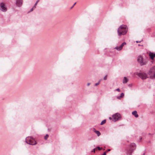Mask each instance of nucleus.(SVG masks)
Wrapping results in <instances>:
<instances>
[{"label":"nucleus","mask_w":155,"mask_h":155,"mask_svg":"<svg viewBox=\"0 0 155 155\" xmlns=\"http://www.w3.org/2000/svg\"><path fill=\"white\" fill-rule=\"evenodd\" d=\"M100 83L99 82H98L97 83H96L95 84V86H97V85H99L100 84Z\"/></svg>","instance_id":"obj_23"},{"label":"nucleus","mask_w":155,"mask_h":155,"mask_svg":"<svg viewBox=\"0 0 155 155\" xmlns=\"http://www.w3.org/2000/svg\"><path fill=\"white\" fill-rule=\"evenodd\" d=\"M109 119H110V120H111V119H112V118H111V117H109Z\"/></svg>","instance_id":"obj_32"},{"label":"nucleus","mask_w":155,"mask_h":155,"mask_svg":"<svg viewBox=\"0 0 155 155\" xmlns=\"http://www.w3.org/2000/svg\"><path fill=\"white\" fill-rule=\"evenodd\" d=\"M33 9H34V8L33 7L32 8H31V9L30 10V11H32L33 10Z\"/></svg>","instance_id":"obj_27"},{"label":"nucleus","mask_w":155,"mask_h":155,"mask_svg":"<svg viewBox=\"0 0 155 155\" xmlns=\"http://www.w3.org/2000/svg\"><path fill=\"white\" fill-rule=\"evenodd\" d=\"M149 55L151 59L153 60L154 58L155 57V54L153 53L150 52L149 53Z\"/></svg>","instance_id":"obj_11"},{"label":"nucleus","mask_w":155,"mask_h":155,"mask_svg":"<svg viewBox=\"0 0 155 155\" xmlns=\"http://www.w3.org/2000/svg\"><path fill=\"white\" fill-rule=\"evenodd\" d=\"M39 0H38L37 2L35 3L34 5L33 6V8H34V9H35L36 7V6L37 5V3H38V2H39Z\"/></svg>","instance_id":"obj_16"},{"label":"nucleus","mask_w":155,"mask_h":155,"mask_svg":"<svg viewBox=\"0 0 155 155\" xmlns=\"http://www.w3.org/2000/svg\"><path fill=\"white\" fill-rule=\"evenodd\" d=\"M106 155V152H104L103 154L101 155Z\"/></svg>","instance_id":"obj_25"},{"label":"nucleus","mask_w":155,"mask_h":155,"mask_svg":"<svg viewBox=\"0 0 155 155\" xmlns=\"http://www.w3.org/2000/svg\"><path fill=\"white\" fill-rule=\"evenodd\" d=\"M137 61L138 63L141 66H143L146 64L147 61L145 59H144L143 57L141 55L139 56L137 58Z\"/></svg>","instance_id":"obj_2"},{"label":"nucleus","mask_w":155,"mask_h":155,"mask_svg":"<svg viewBox=\"0 0 155 155\" xmlns=\"http://www.w3.org/2000/svg\"><path fill=\"white\" fill-rule=\"evenodd\" d=\"M23 0H15V4L17 6L21 7L23 3Z\"/></svg>","instance_id":"obj_8"},{"label":"nucleus","mask_w":155,"mask_h":155,"mask_svg":"<svg viewBox=\"0 0 155 155\" xmlns=\"http://www.w3.org/2000/svg\"><path fill=\"white\" fill-rule=\"evenodd\" d=\"M133 115L135 116L136 117H138V114H137V112L136 111H134L132 113Z\"/></svg>","instance_id":"obj_13"},{"label":"nucleus","mask_w":155,"mask_h":155,"mask_svg":"<svg viewBox=\"0 0 155 155\" xmlns=\"http://www.w3.org/2000/svg\"><path fill=\"white\" fill-rule=\"evenodd\" d=\"M128 31L127 26L125 25H121L118 29V33L119 36L125 35Z\"/></svg>","instance_id":"obj_1"},{"label":"nucleus","mask_w":155,"mask_h":155,"mask_svg":"<svg viewBox=\"0 0 155 155\" xmlns=\"http://www.w3.org/2000/svg\"><path fill=\"white\" fill-rule=\"evenodd\" d=\"M130 146L131 147V148L130 149H133L134 150L136 148V145L135 143H131V144H130Z\"/></svg>","instance_id":"obj_12"},{"label":"nucleus","mask_w":155,"mask_h":155,"mask_svg":"<svg viewBox=\"0 0 155 155\" xmlns=\"http://www.w3.org/2000/svg\"><path fill=\"white\" fill-rule=\"evenodd\" d=\"M113 120L114 122L119 120L121 119V115L118 113H116L112 116Z\"/></svg>","instance_id":"obj_5"},{"label":"nucleus","mask_w":155,"mask_h":155,"mask_svg":"<svg viewBox=\"0 0 155 155\" xmlns=\"http://www.w3.org/2000/svg\"><path fill=\"white\" fill-rule=\"evenodd\" d=\"M110 150V149H108L107 150V151H109Z\"/></svg>","instance_id":"obj_29"},{"label":"nucleus","mask_w":155,"mask_h":155,"mask_svg":"<svg viewBox=\"0 0 155 155\" xmlns=\"http://www.w3.org/2000/svg\"><path fill=\"white\" fill-rule=\"evenodd\" d=\"M48 137V134H47L45 136V137H44L45 139V140H46Z\"/></svg>","instance_id":"obj_18"},{"label":"nucleus","mask_w":155,"mask_h":155,"mask_svg":"<svg viewBox=\"0 0 155 155\" xmlns=\"http://www.w3.org/2000/svg\"><path fill=\"white\" fill-rule=\"evenodd\" d=\"M134 150L133 149H129L127 151V155H131Z\"/></svg>","instance_id":"obj_10"},{"label":"nucleus","mask_w":155,"mask_h":155,"mask_svg":"<svg viewBox=\"0 0 155 155\" xmlns=\"http://www.w3.org/2000/svg\"><path fill=\"white\" fill-rule=\"evenodd\" d=\"M117 98L118 99H120L121 98H122L121 97H120V96H117Z\"/></svg>","instance_id":"obj_21"},{"label":"nucleus","mask_w":155,"mask_h":155,"mask_svg":"<svg viewBox=\"0 0 155 155\" xmlns=\"http://www.w3.org/2000/svg\"><path fill=\"white\" fill-rule=\"evenodd\" d=\"M120 97H121L122 98L124 97V93H121L120 94Z\"/></svg>","instance_id":"obj_19"},{"label":"nucleus","mask_w":155,"mask_h":155,"mask_svg":"<svg viewBox=\"0 0 155 155\" xmlns=\"http://www.w3.org/2000/svg\"><path fill=\"white\" fill-rule=\"evenodd\" d=\"M115 91H117L118 92L120 91V90L119 88H117L115 90Z\"/></svg>","instance_id":"obj_24"},{"label":"nucleus","mask_w":155,"mask_h":155,"mask_svg":"<svg viewBox=\"0 0 155 155\" xmlns=\"http://www.w3.org/2000/svg\"><path fill=\"white\" fill-rule=\"evenodd\" d=\"M136 42H137V43H138V42H140V41H139H139H137Z\"/></svg>","instance_id":"obj_33"},{"label":"nucleus","mask_w":155,"mask_h":155,"mask_svg":"<svg viewBox=\"0 0 155 155\" xmlns=\"http://www.w3.org/2000/svg\"><path fill=\"white\" fill-rule=\"evenodd\" d=\"M128 81V79L127 78L125 77H124L123 81V84H126L127 83V82Z\"/></svg>","instance_id":"obj_14"},{"label":"nucleus","mask_w":155,"mask_h":155,"mask_svg":"<svg viewBox=\"0 0 155 155\" xmlns=\"http://www.w3.org/2000/svg\"><path fill=\"white\" fill-rule=\"evenodd\" d=\"M136 74L142 79H145L148 78L147 74L144 72L137 73Z\"/></svg>","instance_id":"obj_6"},{"label":"nucleus","mask_w":155,"mask_h":155,"mask_svg":"<svg viewBox=\"0 0 155 155\" xmlns=\"http://www.w3.org/2000/svg\"><path fill=\"white\" fill-rule=\"evenodd\" d=\"M90 84V83H88L87 84V86H88Z\"/></svg>","instance_id":"obj_30"},{"label":"nucleus","mask_w":155,"mask_h":155,"mask_svg":"<svg viewBox=\"0 0 155 155\" xmlns=\"http://www.w3.org/2000/svg\"><path fill=\"white\" fill-rule=\"evenodd\" d=\"M76 2H75V3L74 4V5H73V6L71 7V8H72L74 6V5L76 4Z\"/></svg>","instance_id":"obj_26"},{"label":"nucleus","mask_w":155,"mask_h":155,"mask_svg":"<svg viewBox=\"0 0 155 155\" xmlns=\"http://www.w3.org/2000/svg\"><path fill=\"white\" fill-rule=\"evenodd\" d=\"M150 78L153 79L155 78V65L152 67L149 70L148 73Z\"/></svg>","instance_id":"obj_3"},{"label":"nucleus","mask_w":155,"mask_h":155,"mask_svg":"<svg viewBox=\"0 0 155 155\" xmlns=\"http://www.w3.org/2000/svg\"><path fill=\"white\" fill-rule=\"evenodd\" d=\"M106 120H103L101 123V125H102L106 123Z\"/></svg>","instance_id":"obj_17"},{"label":"nucleus","mask_w":155,"mask_h":155,"mask_svg":"<svg viewBox=\"0 0 155 155\" xmlns=\"http://www.w3.org/2000/svg\"><path fill=\"white\" fill-rule=\"evenodd\" d=\"M25 140L26 143L30 145H34L36 144V142L31 137H27L26 138Z\"/></svg>","instance_id":"obj_4"},{"label":"nucleus","mask_w":155,"mask_h":155,"mask_svg":"<svg viewBox=\"0 0 155 155\" xmlns=\"http://www.w3.org/2000/svg\"><path fill=\"white\" fill-rule=\"evenodd\" d=\"M93 151L94 152H95V149H93Z\"/></svg>","instance_id":"obj_31"},{"label":"nucleus","mask_w":155,"mask_h":155,"mask_svg":"<svg viewBox=\"0 0 155 155\" xmlns=\"http://www.w3.org/2000/svg\"><path fill=\"white\" fill-rule=\"evenodd\" d=\"M97 148L99 150H101L102 149V148H100V147H97Z\"/></svg>","instance_id":"obj_22"},{"label":"nucleus","mask_w":155,"mask_h":155,"mask_svg":"<svg viewBox=\"0 0 155 155\" xmlns=\"http://www.w3.org/2000/svg\"><path fill=\"white\" fill-rule=\"evenodd\" d=\"M94 131L97 134L98 136H99L101 135V133L99 131L95 130Z\"/></svg>","instance_id":"obj_15"},{"label":"nucleus","mask_w":155,"mask_h":155,"mask_svg":"<svg viewBox=\"0 0 155 155\" xmlns=\"http://www.w3.org/2000/svg\"><path fill=\"white\" fill-rule=\"evenodd\" d=\"M107 78V75H106L104 78V80H106Z\"/></svg>","instance_id":"obj_20"},{"label":"nucleus","mask_w":155,"mask_h":155,"mask_svg":"<svg viewBox=\"0 0 155 155\" xmlns=\"http://www.w3.org/2000/svg\"><path fill=\"white\" fill-rule=\"evenodd\" d=\"M126 44V43L125 42H124L121 44V45H120V46L116 47L115 48H114L117 49V50L120 51L122 49L123 47Z\"/></svg>","instance_id":"obj_9"},{"label":"nucleus","mask_w":155,"mask_h":155,"mask_svg":"<svg viewBox=\"0 0 155 155\" xmlns=\"http://www.w3.org/2000/svg\"><path fill=\"white\" fill-rule=\"evenodd\" d=\"M102 80V79H100L99 81L98 82H99L100 83V82Z\"/></svg>","instance_id":"obj_28"},{"label":"nucleus","mask_w":155,"mask_h":155,"mask_svg":"<svg viewBox=\"0 0 155 155\" xmlns=\"http://www.w3.org/2000/svg\"><path fill=\"white\" fill-rule=\"evenodd\" d=\"M0 9L3 12H5L7 11V8L5 4L3 3H0Z\"/></svg>","instance_id":"obj_7"},{"label":"nucleus","mask_w":155,"mask_h":155,"mask_svg":"<svg viewBox=\"0 0 155 155\" xmlns=\"http://www.w3.org/2000/svg\"><path fill=\"white\" fill-rule=\"evenodd\" d=\"M143 155H145V153H144L143 154Z\"/></svg>","instance_id":"obj_34"}]
</instances>
